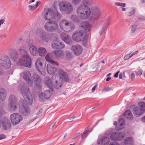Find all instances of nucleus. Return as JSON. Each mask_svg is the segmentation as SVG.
Instances as JSON below:
<instances>
[{
  "label": "nucleus",
  "mask_w": 145,
  "mask_h": 145,
  "mask_svg": "<svg viewBox=\"0 0 145 145\" xmlns=\"http://www.w3.org/2000/svg\"><path fill=\"white\" fill-rule=\"evenodd\" d=\"M132 81H133L135 79V74L134 73L132 72L130 75Z\"/></svg>",
  "instance_id": "53"
},
{
  "label": "nucleus",
  "mask_w": 145,
  "mask_h": 145,
  "mask_svg": "<svg viewBox=\"0 0 145 145\" xmlns=\"http://www.w3.org/2000/svg\"><path fill=\"white\" fill-rule=\"evenodd\" d=\"M60 42L57 41H54L52 44V46L53 48L59 49V44H60Z\"/></svg>",
  "instance_id": "40"
},
{
  "label": "nucleus",
  "mask_w": 145,
  "mask_h": 145,
  "mask_svg": "<svg viewBox=\"0 0 145 145\" xmlns=\"http://www.w3.org/2000/svg\"><path fill=\"white\" fill-rule=\"evenodd\" d=\"M125 135L124 132H117L111 134L110 138L112 140L120 141L124 137Z\"/></svg>",
  "instance_id": "12"
},
{
  "label": "nucleus",
  "mask_w": 145,
  "mask_h": 145,
  "mask_svg": "<svg viewBox=\"0 0 145 145\" xmlns=\"http://www.w3.org/2000/svg\"><path fill=\"white\" fill-rule=\"evenodd\" d=\"M109 145H120L119 143L116 142H111Z\"/></svg>",
  "instance_id": "59"
},
{
  "label": "nucleus",
  "mask_w": 145,
  "mask_h": 145,
  "mask_svg": "<svg viewBox=\"0 0 145 145\" xmlns=\"http://www.w3.org/2000/svg\"><path fill=\"white\" fill-rule=\"evenodd\" d=\"M80 134V133H76L74 137L72 139V140H74V139H76V138Z\"/></svg>",
  "instance_id": "62"
},
{
  "label": "nucleus",
  "mask_w": 145,
  "mask_h": 145,
  "mask_svg": "<svg viewBox=\"0 0 145 145\" xmlns=\"http://www.w3.org/2000/svg\"><path fill=\"white\" fill-rule=\"evenodd\" d=\"M21 91V93L24 100L21 99L19 102V112L20 113L24 116H27L30 113V110L27 104L31 105L33 103L32 96L29 88L26 86L25 84H21L18 87Z\"/></svg>",
  "instance_id": "1"
},
{
  "label": "nucleus",
  "mask_w": 145,
  "mask_h": 145,
  "mask_svg": "<svg viewBox=\"0 0 145 145\" xmlns=\"http://www.w3.org/2000/svg\"><path fill=\"white\" fill-rule=\"evenodd\" d=\"M52 85L56 89H59L62 85L63 82L57 76L54 75L52 77Z\"/></svg>",
  "instance_id": "14"
},
{
  "label": "nucleus",
  "mask_w": 145,
  "mask_h": 145,
  "mask_svg": "<svg viewBox=\"0 0 145 145\" xmlns=\"http://www.w3.org/2000/svg\"><path fill=\"white\" fill-rule=\"evenodd\" d=\"M0 64L4 68L8 69L11 66V63L8 57L5 56L1 59H0Z\"/></svg>",
  "instance_id": "13"
},
{
  "label": "nucleus",
  "mask_w": 145,
  "mask_h": 145,
  "mask_svg": "<svg viewBox=\"0 0 145 145\" xmlns=\"http://www.w3.org/2000/svg\"><path fill=\"white\" fill-rule=\"evenodd\" d=\"M43 69H40V72H39L40 74L43 76H45L46 73L45 72H44L42 71Z\"/></svg>",
  "instance_id": "63"
},
{
  "label": "nucleus",
  "mask_w": 145,
  "mask_h": 145,
  "mask_svg": "<svg viewBox=\"0 0 145 145\" xmlns=\"http://www.w3.org/2000/svg\"><path fill=\"white\" fill-rule=\"evenodd\" d=\"M137 26L135 25H132V29L131 30V32L133 33L136 30V29L137 28Z\"/></svg>",
  "instance_id": "52"
},
{
  "label": "nucleus",
  "mask_w": 145,
  "mask_h": 145,
  "mask_svg": "<svg viewBox=\"0 0 145 145\" xmlns=\"http://www.w3.org/2000/svg\"><path fill=\"white\" fill-rule=\"evenodd\" d=\"M73 40L78 42L86 40L87 38L86 33L82 30L77 31L73 34L72 36Z\"/></svg>",
  "instance_id": "9"
},
{
  "label": "nucleus",
  "mask_w": 145,
  "mask_h": 145,
  "mask_svg": "<svg viewBox=\"0 0 145 145\" xmlns=\"http://www.w3.org/2000/svg\"><path fill=\"white\" fill-rule=\"evenodd\" d=\"M52 93L49 90H46L44 93V98L45 99H48L51 96Z\"/></svg>",
  "instance_id": "39"
},
{
  "label": "nucleus",
  "mask_w": 145,
  "mask_h": 145,
  "mask_svg": "<svg viewBox=\"0 0 145 145\" xmlns=\"http://www.w3.org/2000/svg\"><path fill=\"white\" fill-rule=\"evenodd\" d=\"M74 28V24L72 22L69 21L62 31L70 33L73 31Z\"/></svg>",
  "instance_id": "19"
},
{
  "label": "nucleus",
  "mask_w": 145,
  "mask_h": 145,
  "mask_svg": "<svg viewBox=\"0 0 145 145\" xmlns=\"http://www.w3.org/2000/svg\"><path fill=\"white\" fill-rule=\"evenodd\" d=\"M89 130L88 129L84 132L81 136V138L82 139H85L88 136Z\"/></svg>",
  "instance_id": "44"
},
{
  "label": "nucleus",
  "mask_w": 145,
  "mask_h": 145,
  "mask_svg": "<svg viewBox=\"0 0 145 145\" xmlns=\"http://www.w3.org/2000/svg\"><path fill=\"white\" fill-rule=\"evenodd\" d=\"M9 56L12 60L15 62L18 58V55L16 50L11 52L9 54Z\"/></svg>",
  "instance_id": "29"
},
{
  "label": "nucleus",
  "mask_w": 145,
  "mask_h": 145,
  "mask_svg": "<svg viewBox=\"0 0 145 145\" xmlns=\"http://www.w3.org/2000/svg\"><path fill=\"white\" fill-rule=\"evenodd\" d=\"M90 12L88 15L86 16L83 14L80 17L84 19H87L89 18L92 20H96L98 19L101 15L100 9L97 7H93L90 8Z\"/></svg>",
  "instance_id": "4"
},
{
  "label": "nucleus",
  "mask_w": 145,
  "mask_h": 145,
  "mask_svg": "<svg viewBox=\"0 0 145 145\" xmlns=\"http://www.w3.org/2000/svg\"><path fill=\"white\" fill-rule=\"evenodd\" d=\"M123 116L125 118L129 120H132L133 118V114L129 110H128L125 111Z\"/></svg>",
  "instance_id": "36"
},
{
  "label": "nucleus",
  "mask_w": 145,
  "mask_h": 145,
  "mask_svg": "<svg viewBox=\"0 0 145 145\" xmlns=\"http://www.w3.org/2000/svg\"><path fill=\"white\" fill-rule=\"evenodd\" d=\"M56 122H55L52 123L50 126L49 128L50 129H52L56 125Z\"/></svg>",
  "instance_id": "56"
},
{
  "label": "nucleus",
  "mask_w": 145,
  "mask_h": 145,
  "mask_svg": "<svg viewBox=\"0 0 145 145\" xmlns=\"http://www.w3.org/2000/svg\"><path fill=\"white\" fill-rule=\"evenodd\" d=\"M81 27L82 29L84 30L83 32H86L89 31L91 29V26L88 22L85 21L82 22L81 24Z\"/></svg>",
  "instance_id": "21"
},
{
  "label": "nucleus",
  "mask_w": 145,
  "mask_h": 145,
  "mask_svg": "<svg viewBox=\"0 0 145 145\" xmlns=\"http://www.w3.org/2000/svg\"><path fill=\"white\" fill-rule=\"evenodd\" d=\"M69 22L67 20L65 19H62L59 21V27L61 30H63Z\"/></svg>",
  "instance_id": "30"
},
{
  "label": "nucleus",
  "mask_w": 145,
  "mask_h": 145,
  "mask_svg": "<svg viewBox=\"0 0 145 145\" xmlns=\"http://www.w3.org/2000/svg\"><path fill=\"white\" fill-rule=\"evenodd\" d=\"M61 38L65 42L70 44L72 42V40L71 37L67 34L63 33L61 35Z\"/></svg>",
  "instance_id": "25"
},
{
  "label": "nucleus",
  "mask_w": 145,
  "mask_h": 145,
  "mask_svg": "<svg viewBox=\"0 0 145 145\" xmlns=\"http://www.w3.org/2000/svg\"><path fill=\"white\" fill-rule=\"evenodd\" d=\"M82 4L80 5L76 9V13L80 18L83 14L88 15L90 12V7L93 4L92 0H82Z\"/></svg>",
  "instance_id": "3"
},
{
  "label": "nucleus",
  "mask_w": 145,
  "mask_h": 145,
  "mask_svg": "<svg viewBox=\"0 0 145 145\" xmlns=\"http://www.w3.org/2000/svg\"><path fill=\"white\" fill-rule=\"evenodd\" d=\"M115 5L116 6L120 7L121 8L122 7H125L126 5L125 3L120 2H115Z\"/></svg>",
  "instance_id": "45"
},
{
  "label": "nucleus",
  "mask_w": 145,
  "mask_h": 145,
  "mask_svg": "<svg viewBox=\"0 0 145 145\" xmlns=\"http://www.w3.org/2000/svg\"><path fill=\"white\" fill-rule=\"evenodd\" d=\"M10 119L12 124L15 125L19 123L22 120L23 118L22 116L19 114L14 113L10 115Z\"/></svg>",
  "instance_id": "11"
},
{
  "label": "nucleus",
  "mask_w": 145,
  "mask_h": 145,
  "mask_svg": "<svg viewBox=\"0 0 145 145\" xmlns=\"http://www.w3.org/2000/svg\"><path fill=\"white\" fill-rule=\"evenodd\" d=\"M39 98L41 99L42 101L44 97V96L43 95L42 93L41 92V93H39Z\"/></svg>",
  "instance_id": "58"
},
{
  "label": "nucleus",
  "mask_w": 145,
  "mask_h": 145,
  "mask_svg": "<svg viewBox=\"0 0 145 145\" xmlns=\"http://www.w3.org/2000/svg\"><path fill=\"white\" fill-rule=\"evenodd\" d=\"M28 8L29 10L32 11L36 9V7H35L34 5H29L28 6Z\"/></svg>",
  "instance_id": "48"
},
{
  "label": "nucleus",
  "mask_w": 145,
  "mask_h": 145,
  "mask_svg": "<svg viewBox=\"0 0 145 145\" xmlns=\"http://www.w3.org/2000/svg\"><path fill=\"white\" fill-rule=\"evenodd\" d=\"M139 108L142 110L144 113L145 111V103L143 102H140L138 103Z\"/></svg>",
  "instance_id": "42"
},
{
  "label": "nucleus",
  "mask_w": 145,
  "mask_h": 145,
  "mask_svg": "<svg viewBox=\"0 0 145 145\" xmlns=\"http://www.w3.org/2000/svg\"><path fill=\"white\" fill-rule=\"evenodd\" d=\"M47 53L46 49L44 47H40L38 48V53L39 56H45Z\"/></svg>",
  "instance_id": "32"
},
{
  "label": "nucleus",
  "mask_w": 145,
  "mask_h": 145,
  "mask_svg": "<svg viewBox=\"0 0 145 145\" xmlns=\"http://www.w3.org/2000/svg\"><path fill=\"white\" fill-rule=\"evenodd\" d=\"M37 36L46 42L50 41L53 39V34L48 33L42 30L37 31Z\"/></svg>",
  "instance_id": "7"
},
{
  "label": "nucleus",
  "mask_w": 145,
  "mask_h": 145,
  "mask_svg": "<svg viewBox=\"0 0 145 145\" xmlns=\"http://www.w3.org/2000/svg\"><path fill=\"white\" fill-rule=\"evenodd\" d=\"M142 71L141 70H140L137 72V74L139 76H140L142 74Z\"/></svg>",
  "instance_id": "64"
},
{
  "label": "nucleus",
  "mask_w": 145,
  "mask_h": 145,
  "mask_svg": "<svg viewBox=\"0 0 145 145\" xmlns=\"http://www.w3.org/2000/svg\"><path fill=\"white\" fill-rule=\"evenodd\" d=\"M60 11L63 13L69 14L71 13L74 10L72 4L70 3L60 2L59 5Z\"/></svg>",
  "instance_id": "6"
},
{
  "label": "nucleus",
  "mask_w": 145,
  "mask_h": 145,
  "mask_svg": "<svg viewBox=\"0 0 145 145\" xmlns=\"http://www.w3.org/2000/svg\"><path fill=\"white\" fill-rule=\"evenodd\" d=\"M135 8L133 7H131L127 13V15L129 16H131L135 14Z\"/></svg>",
  "instance_id": "41"
},
{
  "label": "nucleus",
  "mask_w": 145,
  "mask_h": 145,
  "mask_svg": "<svg viewBox=\"0 0 145 145\" xmlns=\"http://www.w3.org/2000/svg\"><path fill=\"white\" fill-rule=\"evenodd\" d=\"M66 56L68 58H71L72 57V54L68 51L66 52Z\"/></svg>",
  "instance_id": "47"
},
{
  "label": "nucleus",
  "mask_w": 145,
  "mask_h": 145,
  "mask_svg": "<svg viewBox=\"0 0 145 145\" xmlns=\"http://www.w3.org/2000/svg\"><path fill=\"white\" fill-rule=\"evenodd\" d=\"M5 138V135L4 134L0 135V140H2Z\"/></svg>",
  "instance_id": "61"
},
{
  "label": "nucleus",
  "mask_w": 145,
  "mask_h": 145,
  "mask_svg": "<svg viewBox=\"0 0 145 145\" xmlns=\"http://www.w3.org/2000/svg\"><path fill=\"white\" fill-rule=\"evenodd\" d=\"M134 142V139L132 137H127L124 138L123 144L124 145H133Z\"/></svg>",
  "instance_id": "27"
},
{
  "label": "nucleus",
  "mask_w": 145,
  "mask_h": 145,
  "mask_svg": "<svg viewBox=\"0 0 145 145\" xmlns=\"http://www.w3.org/2000/svg\"><path fill=\"white\" fill-rule=\"evenodd\" d=\"M28 83V85L30 87H31L32 86L33 84V82L32 80H31L30 78L29 80V81H26Z\"/></svg>",
  "instance_id": "51"
},
{
  "label": "nucleus",
  "mask_w": 145,
  "mask_h": 145,
  "mask_svg": "<svg viewBox=\"0 0 145 145\" xmlns=\"http://www.w3.org/2000/svg\"><path fill=\"white\" fill-rule=\"evenodd\" d=\"M44 82L47 86L51 89L53 84L52 81H51L50 78L48 76L45 77L44 78Z\"/></svg>",
  "instance_id": "33"
},
{
  "label": "nucleus",
  "mask_w": 145,
  "mask_h": 145,
  "mask_svg": "<svg viewBox=\"0 0 145 145\" xmlns=\"http://www.w3.org/2000/svg\"><path fill=\"white\" fill-rule=\"evenodd\" d=\"M18 51L22 57L19 59L16 64L18 65L30 67L31 66V60L25 50V46H22Z\"/></svg>",
  "instance_id": "2"
},
{
  "label": "nucleus",
  "mask_w": 145,
  "mask_h": 145,
  "mask_svg": "<svg viewBox=\"0 0 145 145\" xmlns=\"http://www.w3.org/2000/svg\"><path fill=\"white\" fill-rule=\"evenodd\" d=\"M0 121L3 129L6 131H9L11 129V123L9 120L6 118H3Z\"/></svg>",
  "instance_id": "15"
},
{
  "label": "nucleus",
  "mask_w": 145,
  "mask_h": 145,
  "mask_svg": "<svg viewBox=\"0 0 145 145\" xmlns=\"http://www.w3.org/2000/svg\"><path fill=\"white\" fill-rule=\"evenodd\" d=\"M111 89V88L106 87L105 88H104L102 89V91L103 92H105L106 91H107L110 90Z\"/></svg>",
  "instance_id": "54"
},
{
  "label": "nucleus",
  "mask_w": 145,
  "mask_h": 145,
  "mask_svg": "<svg viewBox=\"0 0 145 145\" xmlns=\"http://www.w3.org/2000/svg\"><path fill=\"white\" fill-rule=\"evenodd\" d=\"M43 58L42 57H40L38 58L35 62V66L37 69L40 72V69H42V62L43 61Z\"/></svg>",
  "instance_id": "24"
},
{
  "label": "nucleus",
  "mask_w": 145,
  "mask_h": 145,
  "mask_svg": "<svg viewBox=\"0 0 145 145\" xmlns=\"http://www.w3.org/2000/svg\"><path fill=\"white\" fill-rule=\"evenodd\" d=\"M58 74V77L62 82L63 80L65 82L69 81V79L68 74L62 69H61L59 70Z\"/></svg>",
  "instance_id": "16"
},
{
  "label": "nucleus",
  "mask_w": 145,
  "mask_h": 145,
  "mask_svg": "<svg viewBox=\"0 0 145 145\" xmlns=\"http://www.w3.org/2000/svg\"><path fill=\"white\" fill-rule=\"evenodd\" d=\"M71 50L74 54L76 56L80 55L82 53V46L79 45H72Z\"/></svg>",
  "instance_id": "18"
},
{
  "label": "nucleus",
  "mask_w": 145,
  "mask_h": 145,
  "mask_svg": "<svg viewBox=\"0 0 145 145\" xmlns=\"http://www.w3.org/2000/svg\"><path fill=\"white\" fill-rule=\"evenodd\" d=\"M32 77L34 83L42 82V80L37 73H34L33 74Z\"/></svg>",
  "instance_id": "35"
},
{
  "label": "nucleus",
  "mask_w": 145,
  "mask_h": 145,
  "mask_svg": "<svg viewBox=\"0 0 145 145\" xmlns=\"http://www.w3.org/2000/svg\"><path fill=\"white\" fill-rule=\"evenodd\" d=\"M29 50L31 54L33 56H35L38 54V51L37 48L34 46H31L29 48Z\"/></svg>",
  "instance_id": "37"
},
{
  "label": "nucleus",
  "mask_w": 145,
  "mask_h": 145,
  "mask_svg": "<svg viewBox=\"0 0 145 145\" xmlns=\"http://www.w3.org/2000/svg\"><path fill=\"white\" fill-rule=\"evenodd\" d=\"M21 76H22L23 78L26 81H29V80L31 78V75L30 72L27 71H24L20 74Z\"/></svg>",
  "instance_id": "26"
},
{
  "label": "nucleus",
  "mask_w": 145,
  "mask_h": 145,
  "mask_svg": "<svg viewBox=\"0 0 145 145\" xmlns=\"http://www.w3.org/2000/svg\"><path fill=\"white\" fill-rule=\"evenodd\" d=\"M44 16L45 19L46 20L54 19L58 20L60 19L61 15L57 11H54L51 9L48 8L45 10Z\"/></svg>",
  "instance_id": "5"
},
{
  "label": "nucleus",
  "mask_w": 145,
  "mask_h": 145,
  "mask_svg": "<svg viewBox=\"0 0 145 145\" xmlns=\"http://www.w3.org/2000/svg\"><path fill=\"white\" fill-rule=\"evenodd\" d=\"M60 44H59V49L62 48L65 46V44L63 42H60Z\"/></svg>",
  "instance_id": "55"
},
{
  "label": "nucleus",
  "mask_w": 145,
  "mask_h": 145,
  "mask_svg": "<svg viewBox=\"0 0 145 145\" xmlns=\"http://www.w3.org/2000/svg\"><path fill=\"white\" fill-rule=\"evenodd\" d=\"M97 142L100 145H107L110 142V139L105 136H102L98 139Z\"/></svg>",
  "instance_id": "17"
},
{
  "label": "nucleus",
  "mask_w": 145,
  "mask_h": 145,
  "mask_svg": "<svg viewBox=\"0 0 145 145\" xmlns=\"http://www.w3.org/2000/svg\"><path fill=\"white\" fill-rule=\"evenodd\" d=\"M47 71L48 73L50 74H53L55 73L57 70L56 67H53L50 64H47Z\"/></svg>",
  "instance_id": "28"
},
{
  "label": "nucleus",
  "mask_w": 145,
  "mask_h": 145,
  "mask_svg": "<svg viewBox=\"0 0 145 145\" xmlns=\"http://www.w3.org/2000/svg\"><path fill=\"white\" fill-rule=\"evenodd\" d=\"M8 101V108L10 110L15 111L17 106V99L15 96L13 95H11L9 97Z\"/></svg>",
  "instance_id": "10"
},
{
  "label": "nucleus",
  "mask_w": 145,
  "mask_h": 145,
  "mask_svg": "<svg viewBox=\"0 0 145 145\" xmlns=\"http://www.w3.org/2000/svg\"><path fill=\"white\" fill-rule=\"evenodd\" d=\"M53 55H54L52 54V53L51 54L48 53L45 58L47 61L50 63L51 64L54 66H58L59 65V63L57 61H54L51 59Z\"/></svg>",
  "instance_id": "20"
},
{
  "label": "nucleus",
  "mask_w": 145,
  "mask_h": 145,
  "mask_svg": "<svg viewBox=\"0 0 145 145\" xmlns=\"http://www.w3.org/2000/svg\"><path fill=\"white\" fill-rule=\"evenodd\" d=\"M52 54L55 55L56 58L58 59H63L64 56V52L62 50L55 51L52 52Z\"/></svg>",
  "instance_id": "23"
},
{
  "label": "nucleus",
  "mask_w": 145,
  "mask_h": 145,
  "mask_svg": "<svg viewBox=\"0 0 145 145\" xmlns=\"http://www.w3.org/2000/svg\"><path fill=\"white\" fill-rule=\"evenodd\" d=\"M133 113L136 116L141 115L143 113L142 110L138 107H136L133 108Z\"/></svg>",
  "instance_id": "31"
},
{
  "label": "nucleus",
  "mask_w": 145,
  "mask_h": 145,
  "mask_svg": "<svg viewBox=\"0 0 145 145\" xmlns=\"http://www.w3.org/2000/svg\"><path fill=\"white\" fill-rule=\"evenodd\" d=\"M81 0H72V3L75 5H77L79 4Z\"/></svg>",
  "instance_id": "50"
},
{
  "label": "nucleus",
  "mask_w": 145,
  "mask_h": 145,
  "mask_svg": "<svg viewBox=\"0 0 145 145\" xmlns=\"http://www.w3.org/2000/svg\"><path fill=\"white\" fill-rule=\"evenodd\" d=\"M131 57V55L130 54H128L127 55H125L124 57V59L125 60H126L130 58Z\"/></svg>",
  "instance_id": "49"
},
{
  "label": "nucleus",
  "mask_w": 145,
  "mask_h": 145,
  "mask_svg": "<svg viewBox=\"0 0 145 145\" xmlns=\"http://www.w3.org/2000/svg\"><path fill=\"white\" fill-rule=\"evenodd\" d=\"M110 24V22L109 20H107L104 24V25L101 28L99 32V34L100 35H101L105 33L106 31Z\"/></svg>",
  "instance_id": "22"
},
{
  "label": "nucleus",
  "mask_w": 145,
  "mask_h": 145,
  "mask_svg": "<svg viewBox=\"0 0 145 145\" xmlns=\"http://www.w3.org/2000/svg\"><path fill=\"white\" fill-rule=\"evenodd\" d=\"M5 20L3 19H2L0 20V27L1 26V25L3 24L5 22Z\"/></svg>",
  "instance_id": "60"
},
{
  "label": "nucleus",
  "mask_w": 145,
  "mask_h": 145,
  "mask_svg": "<svg viewBox=\"0 0 145 145\" xmlns=\"http://www.w3.org/2000/svg\"><path fill=\"white\" fill-rule=\"evenodd\" d=\"M6 36L7 35L5 33L0 34V39H3L4 38H5Z\"/></svg>",
  "instance_id": "57"
},
{
  "label": "nucleus",
  "mask_w": 145,
  "mask_h": 145,
  "mask_svg": "<svg viewBox=\"0 0 145 145\" xmlns=\"http://www.w3.org/2000/svg\"><path fill=\"white\" fill-rule=\"evenodd\" d=\"M7 92L3 88H0V99L2 101H4L6 98Z\"/></svg>",
  "instance_id": "34"
},
{
  "label": "nucleus",
  "mask_w": 145,
  "mask_h": 145,
  "mask_svg": "<svg viewBox=\"0 0 145 145\" xmlns=\"http://www.w3.org/2000/svg\"><path fill=\"white\" fill-rule=\"evenodd\" d=\"M37 89L39 90H40L42 88V82H41L34 83Z\"/></svg>",
  "instance_id": "43"
},
{
  "label": "nucleus",
  "mask_w": 145,
  "mask_h": 145,
  "mask_svg": "<svg viewBox=\"0 0 145 145\" xmlns=\"http://www.w3.org/2000/svg\"><path fill=\"white\" fill-rule=\"evenodd\" d=\"M124 124V121L123 119H120L118 122V127H116V129L117 130H121L123 125Z\"/></svg>",
  "instance_id": "38"
},
{
  "label": "nucleus",
  "mask_w": 145,
  "mask_h": 145,
  "mask_svg": "<svg viewBox=\"0 0 145 145\" xmlns=\"http://www.w3.org/2000/svg\"><path fill=\"white\" fill-rule=\"evenodd\" d=\"M45 29L48 31L52 32L57 30L58 29V25L55 21L46 22L44 25Z\"/></svg>",
  "instance_id": "8"
},
{
  "label": "nucleus",
  "mask_w": 145,
  "mask_h": 145,
  "mask_svg": "<svg viewBox=\"0 0 145 145\" xmlns=\"http://www.w3.org/2000/svg\"><path fill=\"white\" fill-rule=\"evenodd\" d=\"M71 19L74 22L77 23L79 22L78 18L76 16H72Z\"/></svg>",
  "instance_id": "46"
}]
</instances>
